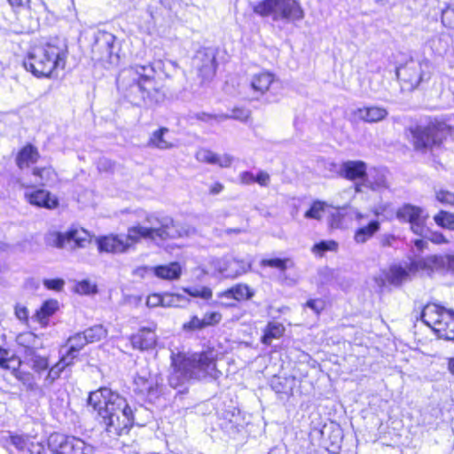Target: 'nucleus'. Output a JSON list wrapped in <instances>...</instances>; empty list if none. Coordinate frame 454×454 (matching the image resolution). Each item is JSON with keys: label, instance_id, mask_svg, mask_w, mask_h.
Returning <instances> with one entry per match:
<instances>
[{"label": "nucleus", "instance_id": "ddd939ff", "mask_svg": "<svg viewBox=\"0 0 454 454\" xmlns=\"http://www.w3.org/2000/svg\"><path fill=\"white\" fill-rule=\"evenodd\" d=\"M115 39L112 33L98 31L91 48L92 59L99 62L115 64L119 59L115 51Z\"/></svg>", "mask_w": 454, "mask_h": 454}, {"label": "nucleus", "instance_id": "6ab92c4d", "mask_svg": "<svg viewBox=\"0 0 454 454\" xmlns=\"http://www.w3.org/2000/svg\"><path fill=\"white\" fill-rule=\"evenodd\" d=\"M354 114L361 121L374 123L385 120L388 111L383 106H370L357 108Z\"/></svg>", "mask_w": 454, "mask_h": 454}, {"label": "nucleus", "instance_id": "b1692460", "mask_svg": "<svg viewBox=\"0 0 454 454\" xmlns=\"http://www.w3.org/2000/svg\"><path fill=\"white\" fill-rule=\"evenodd\" d=\"M227 268H221V275L227 278H234L241 274L246 273L251 267V262L245 260H238L236 258L227 259Z\"/></svg>", "mask_w": 454, "mask_h": 454}, {"label": "nucleus", "instance_id": "a18cd8bd", "mask_svg": "<svg viewBox=\"0 0 454 454\" xmlns=\"http://www.w3.org/2000/svg\"><path fill=\"white\" fill-rule=\"evenodd\" d=\"M422 238L427 239V240L431 241L434 244L436 245H442V244H448L449 240L445 238V236L438 231H431L428 229V232L426 235H419Z\"/></svg>", "mask_w": 454, "mask_h": 454}, {"label": "nucleus", "instance_id": "338daca9", "mask_svg": "<svg viewBox=\"0 0 454 454\" xmlns=\"http://www.w3.org/2000/svg\"><path fill=\"white\" fill-rule=\"evenodd\" d=\"M218 114H207V113H198V114H196L194 115V117L197 120L204 121V122H211L212 121H216L215 117Z\"/></svg>", "mask_w": 454, "mask_h": 454}, {"label": "nucleus", "instance_id": "13d9d810", "mask_svg": "<svg viewBox=\"0 0 454 454\" xmlns=\"http://www.w3.org/2000/svg\"><path fill=\"white\" fill-rule=\"evenodd\" d=\"M146 305L150 308L162 306V294H153L146 299Z\"/></svg>", "mask_w": 454, "mask_h": 454}, {"label": "nucleus", "instance_id": "c03bdc74", "mask_svg": "<svg viewBox=\"0 0 454 454\" xmlns=\"http://www.w3.org/2000/svg\"><path fill=\"white\" fill-rule=\"evenodd\" d=\"M338 244L335 241H321L317 244H315L312 251L314 253H318L322 254L325 251H334L337 249Z\"/></svg>", "mask_w": 454, "mask_h": 454}, {"label": "nucleus", "instance_id": "5fc2aeb1", "mask_svg": "<svg viewBox=\"0 0 454 454\" xmlns=\"http://www.w3.org/2000/svg\"><path fill=\"white\" fill-rule=\"evenodd\" d=\"M77 353L73 352L70 348H67L66 354L62 356L61 359L59 361V364L61 368L65 369L66 367L71 365L73 364L74 359L76 357Z\"/></svg>", "mask_w": 454, "mask_h": 454}, {"label": "nucleus", "instance_id": "f3484780", "mask_svg": "<svg viewBox=\"0 0 454 454\" xmlns=\"http://www.w3.org/2000/svg\"><path fill=\"white\" fill-rule=\"evenodd\" d=\"M135 391L140 395L153 397L158 393L159 381L155 375L138 373L134 379Z\"/></svg>", "mask_w": 454, "mask_h": 454}, {"label": "nucleus", "instance_id": "c9c22d12", "mask_svg": "<svg viewBox=\"0 0 454 454\" xmlns=\"http://www.w3.org/2000/svg\"><path fill=\"white\" fill-rule=\"evenodd\" d=\"M283 332L284 327L281 324L270 323L262 337V342L270 344L272 339L280 337Z\"/></svg>", "mask_w": 454, "mask_h": 454}, {"label": "nucleus", "instance_id": "a211bd4d", "mask_svg": "<svg viewBox=\"0 0 454 454\" xmlns=\"http://www.w3.org/2000/svg\"><path fill=\"white\" fill-rule=\"evenodd\" d=\"M274 74L270 72H261L254 74L249 82V88L252 90L254 98L258 99L264 95L274 82Z\"/></svg>", "mask_w": 454, "mask_h": 454}, {"label": "nucleus", "instance_id": "aec40b11", "mask_svg": "<svg viewBox=\"0 0 454 454\" xmlns=\"http://www.w3.org/2000/svg\"><path fill=\"white\" fill-rule=\"evenodd\" d=\"M134 348L140 350L152 348L156 343V335L153 329L141 328L130 338Z\"/></svg>", "mask_w": 454, "mask_h": 454}, {"label": "nucleus", "instance_id": "39448f33", "mask_svg": "<svg viewBox=\"0 0 454 454\" xmlns=\"http://www.w3.org/2000/svg\"><path fill=\"white\" fill-rule=\"evenodd\" d=\"M253 10L262 17L271 16L275 21H295L304 18L303 10L295 0H263Z\"/></svg>", "mask_w": 454, "mask_h": 454}, {"label": "nucleus", "instance_id": "864d4df0", "mask_svg": "<svg viewBox=\"0 0 454 454\" xmlns=\"http://www.w3.org/2000/svg\"><path fill=\"white\" fill-rule=\"evenodd\" d=\"M96 286L88 280L79 282L75 286V291L81 294H89L95 291Z\"/></svg>", "mask_w": 454, "mask_h": 454}, {"label": "nucleus", "instance_id": "72a5a7b5", "mask_svg": "<svg viewBox=\"0 0 454 454\" xmlns=\"http://www.w3.org/2000/svg\"><path fill=\"white\" fill-rule=\"evenodd\" d=\"M435 223L449 231H454V213L441 210L434 216Z\"/></svg>", "mask_w": 454, "mask_h": 454}, {"label": "nucleus", "instance_id": "de8ad7c7", "mask_svg": "<svg viewBox=\"0 0 454 454\" xmlns=\"http://www.w3.org/2000/svg\"><path fill=\"white\" fill-rule=\"evenodd\" d=\"M366 182L368 186L374 191L387 187V179L382 174H377L374 180L367 179Z\"/></svg>", "mask_w": 454, "mask_h": 454}, {"label": "nucleus", "instance_id": "1a4fd4ad", "mask_svg": "<svg viewBox=\"0 0 454 454\" xmlns=\"http://www.w3.org/2000/svg\"><path fill=\"white\" fill-rule=\"evenodd\" d=\"M44 242L48 247L74 250L85 247L90 242V239L83 229H72L65 233L49 231L44 236Z\"/></svg>", "mask_w": 454, "mask_h": 454}, {"label": "nucleus", "instance_id": "393cba45", "mask_svg": "<svg viewBox=\"0 0 454 454\" xmlns=\"http://www.w3.org/2000/svg\"><path fill=\"white\" fill-rule=\"evenodd\" d=\"M410 273V268L406 270L400 265H393L384 273V276L389 284L399 286L409 280ZM411 273L415 272L411 271Z\"/></svg>", "mask_w": 454, "mask_h": 454}, {"label": "nucleus", "instance_id": "603ef678", "mask_svg": "<svg viewBox=\"0 0 454 454\" xmlns=\"http://www.w3.org/2000/svg\"><path fill=\"white\" fill-rule=\"evenodd\" d=\"M180 301V295L172 294H162V307H176Z\"/></svg>", "mask_w": 454, "mask_h": 454}, {"label": "nucleus", "instance_id": "052dcab7", "mask_svg": "<svg viewBox=\"0 0 454 454\" xmlns=\"http://www.w3.org/2000/svg\"><path fill=\"white\" fill-rule=\"evenodd\" d=\"M239 181L242 184L249 185L255 183L254 175L250 171H243L239 175Z\"/></svg>", "mask_w": 454, "mask_h": 454}, {"label": "nucleus", "instance_id": "09e8293b", "mask_svg": "<svg viewBox=\"0 0 454 454\" xmlns=\"http://www.w3.org/2000/svg\"><path fill=\"white\" fill-rule=\"evenodd\" d=\"M184 291L192 297H200L203 299H210L212 297V291L208 287L184 289Z\"/></svg>", "mask_w": 454, "mask_h": 454}, {"label": "nucleus", "instance_id": "49530a36", "mask_svg": "<svg viewBox=\"0 0 454 454\" xmlns=\"http://www.w3.org/2000/svg\"><path fill=\"white\" fill-rule=\"evenodd\" d=\"M436 200L444 205H453L454 204V193L446 191V190H439L435 192Z\"/></svg>", "mask_w": 454, "mask_h": 454}, {"label": "nucleus", "instance_id": "dca6fc26", "mask_svg": "<svg viewBox=\"0 0 454 454\" xmlns=\"http://www.w3.org/2000/svg\"><path fill=\"white\" fill-rule=\"evenodd\" d=\"M27 201L35 207L53 209L58 207V199L44 189H27L24 193Z\"/></svg>", "mask_w": 454, "mask_h": 454}, {"label": "nucleus", "instance_id": "c756f323", "mask_svg": "<svg viewBox=\"0 0 454 454\" xmlns=\"http://www.w3.org/2000/svg\"><path fill=\"white\" fill-rule=\"evenodd\" d=\"M59 309V303L56 300H49L43 303L36 311L34 317L42 325H46L48 318L52 316Z\"/></svg>", "mask_w": 454, "mask_h": 454}, {"label": "nucleus", "instance_id": "f8f14e48", "mask_svg": "<svg viewBox=\"0 0 454 454\" xmlns=\"http://www.w3.org/2000/svg\"><path fill=\"white\" fill-rule=\"evenodd\" d=\"M411 271L424 270L427 274L440 272L454 274V254H431L413 260L410 263Z\"/></svg>", "mask_w": 454, "mask_h": 454}, {"label": "nucleus", "instance_id": "4be33fe9", "mask_svg": "<svg viewBox=\"0 0 454 454\" xmlns=\"http://www.w3.org/2000/svg\"><path fill=\"white\" fill-rule=\"evenodd\" d=\"M195 158L200 162L218 165L222 168H228L232 162V158L230 155H218L214 152L205 148L198 150L195 154Z\"/></svg>", "mask_w": 454, "mask_h": 454}, {"label": "nucleus", "instance_id": "774afa93", "mask_svg": "<svg viewBox=\"0 0 454 454\" xmlns=\"http://www.w3.org/2000/svg\"><path fill=\"white\" fill-rule=\"evenodd\" d=\"M414 247L419 251L422 252L425 249L428 248V240L425 238L416 239L413 241Z\"/></svg>", "mask_w": 454, "mask_h": 454}, {"label": "nucleus", "instance_id": "79ce46f5", "mask_svg": "<svg viewBox=\"0 0 454 454\" xmlns=\"http://www.w3.org/2000/svg\"><path fill=\"white\" fill-rule=\"evenodd\" d=\"M11 442L12 445L16 447V449L21 452H27V447L31 442V440L28 436L24 435H12Z\"/></svg>", "mask_w": 454, "mask_h": 454}, {"label": "nucleus", "instance_id": "0e129e2a", "mask_svg": "<svg viewBox=\"0 0 454 454\" xmlns=\"http://www.w3.org/2000/svg\"><path fill=\"white\" fill-rule=\"evenodd\" d=\"M342 217L343 215L339 211L333 213L329 220L330 226L332 228H340L341 226Z\"/></svg>", "mask_w": 454, "mask_h": 454}, {"label": "nucleus", "instance_id": "412c9836", "mask_svg": "<svg viewBox=\"0 0 454 454\" xmlns=\"http://www.w3.org/2000/svg\"><path fill=\"white\" fill-rule=\"evenodd\" d=\"M340 174L348 180L364 178L366 175V164L361 160L345 161L340 165Z\"/></svg>", "mask_w": 454, "mask_h": 454}, {"label": "nucleus", "instance_id": "ea45409f", "mask_svg": "<svg viewBox=\"0 0 454 454\" xmlns=\"http://www.w3.org/2000/svg\"><path fill=\"white\" fill-rule=\"evenodd\" d=\"M262 265L271 268H277L282 271L286 270L288 267L293 266V262L290 259H264L262 261Z\"/></svg>", "mask_w": 454, "mask_h": 454}, {"label": "nucleus", "instance_id": "4468645a", "mask_svg": "<svg viewBox=\"0 0 454 454\" xmlns=\"http://www.w3.org/2000/svg\"><path fill=\"white\" fill-rule=\"evenodd\" d=\"M396 217L400 221L408 222L411 224V230L417 235H426L428 232V228L426 226L428 215L419 207L405 204L397 210Z\"/></svg>", "mask_w": 454, "mask_h": 454}, {"label": "nucleus", "instance_id": "8fccbe9b", "mask_svg": "<svg viewBox=\"0 0 454 454\" xmlns=\"http://www.w3.org/2000/svg\"><path fill=\"white\" fill-rule=\"evenodd\" d=\"M442 22L444 26L454 28V4L442 12Z\"/></svg>", "mask_w": 454, "mask_h": 454}, {"label": "nucleus", "instance_id": "6e6d98bb", "mask_svg": "<svg viewBox=\"0 0 454 454\" xmlns=\"http://www.w3.org/2000/svg\"><path fill=\"white\" fill-rule=\"evenodd\" d=\"M306 306L319 314L325 309V302L320 299H312L307 301Z\"/></svg>", "mask_w": 454, "mask_h": 454}, {"label": "nucleus", "instance_id": "423d86ee", "mask_svg": "<svg viewBox=\"0 0 454 454\" xmlns=\"http://www.w3.org/2000/svg\"><path fill=\"white\" fill-rule=\"evenodd\" d=\"M422 321L437 334L438 338L454 340V311L436 304H427L421 313Z\"/></svg>", "mask_w": 454, "mask_h": 454}, {"label": "nucleus", "instance_id": "bb28decb", "mask_svg": "<svg viewBox=\"0 0 454 454\" xmlns=\"http://www.w3.org/2000/svg\"><path fill=\"white\" fill-rule=\"evenodd\" d=\"M16 341L25 348L26 356L33 355L35 349L41 347L39 338L31 332L20 333L16 338Z\"/></svg>", "mask_w": 454, "mask_h": 454}, {"label": "nucleus", "instance_id": "4c0bfd02", "mask_svg": "<svg viewBox=\"0 0 454 454\" xmlns=\"http://www.w3.org/2000/svg\"><path fill=\"white\" fill-rule=\"evenodd\" d=\"M33 175L38 177V184L45 185L48 182L51 181L55 176V172L51 168H35L33 170Z\"/></svg>", "mask_w": 454, "mask_h": 454}, {"label": "nucleus", "instance_id": "bf43d9fd", "mask_svg": "<svg viewBox=\"0 0 454 454\" xmlns=\"http://www.w3.org/2000/svg\"><path fill=\"white\" fill-rule=\"evenodd\" d=\"M27 453L28 454H45V449L44 446L38 442H33L29 443V446L27 447Z\"/></svg>", "mask_w": 454, "mask_h": 454}, {"label": "nucleus", "instance_id": "4d7b16f0", "mask_svg": "<svg viewBox=\"0 0 454 454\" xmlns=\"http://www.w3.org/2000/svg\"><path fill=\"white\" fill-rule=\"evenodd\" d=\"M64 280L57 278V279H44L43 285L46 288L59 291L64 286Z\"/></svg>", "mask_w": 454, "mask_h": 454}, {"label": "nucleus", "instance_id": "7c9ffc66", "mask_svg": "<svg viewBox=\"0 0 454 454\" xmlns=\"http://www.w3.org/2000/svg\"><path fill=\"white\" fill-rule=\"evenodd\" d=\"M380 230V222L373 220L366 226L359 228L355 233V240L356 243H365Z\"/></svg>", "mask_w": 454, "mask_h": 454}, {"label": "nucleus", "instance_id": "f03ea898", "mask_svg": "<svg viewBox=\"0 0 454 454\" xmlns=\"http://www.w3.org/2000/svg\"><path fill=\"white\" fill-rule=\"evenodd\" d=\"M150 64L135 65L120 71L117 79L119 93L134 106H153L163 100L164 94L155 79Z\"/></svg>", "mask_w": 454, "mask_h": 454}, {"label": "nucleus", "instance_id": "58836bf2", "mask_svg": "<svg viewBox=\"0 0 454 454\" xmlns=\"http://www.w3.org/2000/svg\"><path fill=\"white\" fill-rule=\"evenodd\" d=\"M88 343V340L82 333H76L75 335L70 337L67 340L68 348L77 354Z\"/></svg>", "mask_w": 454, "mask_h": 454}, {"label": "nucleus", "instance_id": "a19ab883", "mask_svg": "<svg viewBox=\"0 0 454 454\" xmlns=\"http://www.w3.org/2000/svg\"><path fill=\"white\" fill-rule=\"evenodd\" d=\"M26 358L30 359L32 363V368L35 372H40L42 371L46 370L49 366L48 360L45 357L35 355V351L34 352L33 355H27Z\"/></svg>", "mask_w": 454, "mask_h": 454}, {"label": "nucleus", "instance_id": "5701e85b", "mask_svg": "<svg viewBox=\"0 0 454 454\" xmlns=\"http://www.w3.org/2000/svg\"><path fill=\"white\" fill-rule=\"evenodd\" d=\"M145 270L153 272L154 276L164 280H176L178 279L182 274L181 265L176 262H170L165 265H159Z\"/></svg>", "mask_w": 454, "mask_h": 454}, {"label": "nucleus", "instance_id": "e2e57ef3", "mask_svg": "<svg viewBox=\"0 0 454 454\" xmlns=\"http://www.w3.org/2000/svg\"><path fill=\"white\" fill-rule=\"evenodd\" d=\"M15 315L21 321H27L28 319V310L24 305L17 304L15 306Z\"/></svg>", "mask_w": 454, "mask_h": 454}, {"label": "nucleus", "instance_id": "7ed1b4c3", "mask_svg": "<svg viewBox=\"0 0 454 454\" xmlns=\"http://www.w3.org/2000/svg\"><path fill=\"white\" fill-rule=\"evenodd\" d=\"M88 403L98 411L100 422L111 436L127 434L134 422L133 410L125 398L110 388L91 392Z\"/></svg>", "mask_w": 454, "mask_h": 454}, {"label": "nucleus", "instance_id": "69168bd1", "mask_svg": "<svg viewBox=\"0 0 454 454\" xmlns=\"http://www.w3.org/2000/svg\"><path fill=\"white\" fill-rule=\"evenodd\" d=\"M64 369L61 368V366L59 364H56L50 369L48 372V378H50L51 381L55 380L59 377V374Z\"/></svg>", "mask_w": 454, "mask_h": 454}, {"label": "nucleus", "instance_id": "37998d69", "mask_svg": "<svg viewBox=\"0 0 454 454\" xmlns=\"http://www.w3.org/2000/svg\"><path fill=\"white\" fill-rule=\"evenodd\" d=\"M183 330L185 332H193L205 328L202 318H199L197 316L192 317L190 321L184 323Z\"/></svg>", "mask_w": 454, "mask_h": 454}, {"label": "nucleus", "instance_id": "0eeeda50", "mask_svg": "<svg viewBox=\"0 0 454 454\" xmlns=\"http://www.w3.org/2000/svg\"><path fill=\"white\" fill-rule=\"evenodd\" d=\"M217 353L208 348L200 353H194L184 361L183 370L186 377L201 380L209 376L216 379L221 372L216 369Z\"/></svg>", "mask_w": 454, "mask_h": 454}, {"label": "nucleus", "instance_id": "c85d7f7f", "mask_svg": "<svg viewBox=\"0 0 454 454\" xmlns=\"http://www.w3.org/2000/svg\"><path fill=\"white\" fill-rule=\"evenodd\" d=\"M168 133L167 128H160L153 132L148 141V146L155 147L160 150H167L173 148L175 145L168 141L166 135Z\"/></svg>", "mask_w": 454, "mask_h": 454}, {"label": "nucleus", "instance_id": "20e7f679", "mask_svg": "<svg viewBox=\"0 0 454 454\" xmlns=\"http://www.w3.org/2000/svg\"><path fill=\"white\" fill-rule=\"evenodd\" d=\"M67 45L58 38L44 44L34 46L24 60L26 70L36 77H51L66 67Z\"/></svg>", "mask_w": 454, "mask_h": 454}, {"label": "nucleus", "instance_id": "473e14b6", "mask_svg": "<svg viewBox=\"0 0 454 454\" xmlns=\"http://www.w3.org/2000/svg\"><path fill=\"white\" fill-rule=\"evenodd\" d=\"M20 365L19 358L12 355L8 350L0 348V367L7 370H17Z\"/></svg>", "mask_w": 454, "mask_h": 454}, {"label": "nucleus", "instance_id": "3c124183", "mask_svg": "<svg viewBox=\"0 0 454 454\" xmlns=\"http://www.w3.org/2000/svg\"><path fill=\"white\" fill-rule=\"evenodd\" d=\"M202 320L205 327L215 325L222 320V315L216 311L207 312Z\"/></svg>", "mask_w": 454, "mask_h": 454}, {"label": "nucleus", "instance_id": "9b49d317", "mask_svg": "<svg viewBox=\"0 0 454 454\" xmlns=\"http://www.w3.org/2000/svg\"><path fill=\"white\" fill-rule=\"evenodd\" d=\"M448 133L446 123L431 121L427 126H419L413 131L414 146L417 150H427L440 145Z\"/></svg>", "mask_w": 454, "mask_h": 454}, {"label": "nucleus", "instance_id": "9d476101", "mask_svg": "<svg viewBox=\"0 0 454 454\" xmlns=\"http://www.w3.org/2000/svg\"><path fill=\"white\" fill-rule=\"evenodd\" d=\"M49 449L58 454H92L94 448L82 439L60 433H53L48 438Z\"/></svg>", "mask_w": 454, "mask_h": 454}, {"label": "nucleus", "instance_id": "2eb2a0df", "mask_svg": "<svg viewBox=\"0 0 454 454\" xmlns=\"http://www.w3.org/2000/svg\"><path fill=\"white\" fill-rule=\"evenodd\" d=\"M193 66L203 80L211 79L216 69L214 52L212 51H199L193 59Z\"/></svg>", "mask_w": 454, "mask_h": 454}, {"label": "nucleus", "instance_id": "6e6552de", "mask_svg": "<svg viewBox=\"0 0 454 454\" xmlns=\"http://www.w3.org/2000/svg\"><path fill=\"white\" fill-rule=\"evenodd\" d=\"M433 68L429 62L411 60L396 70V76L400 81L401 89L404 91L413 90L427 84L432 78Z\"/></svg>", "mask_w": 454, "mask_h": 454}, {"label": "nucleus", "instance_id": "e433bc0d", "mask_svg": "<svg viewBox=\"0 0 454 454\" xmlns=\"http://www.w3.org/2000/svg\"><path fill=\"white\" fill-rule=\"evenodd\" d=\"M326 207L327 205L325 202L316 200L312 203L310 208L305 213L304 216L309 219L320 220Z\"/></svg>", "mask_w": 454, "mask_h": 454}, {"label": "nucleus", "instance_id": "2f4dec72", "mask_svg": "<svg viewBox=\"0 0 454 454\" xmlns=\"http://www.w3.org/2000/svg\"><path fill=\"white\" fill-rule=\"evenodd\" d=\"M250 116L251 111L249 109L245 107H234L231 110V114H220L215 117V119L217 122H222L228 119H234L242 122H246L250 118Z\"/></svg>", "mask_w": 454, "mask_h": 454}, {"label": "nucleus", "instance_id": "680f3d73", "mask_svg": "<svg viewBox=\"0 0 454 454\" xmlns=\"http://www.w3.org/2000/svg\"><path fill=\"white\" fill-rule=\"evenodd\" d=\"M255 177V183L259 184L261 186L266 187L270 184V175L265 171H260Z\"/></svg>", "mask_w": 454, "mask_h": 454}, {"label": "nucleus", "instance_id": "f257e3e1", "mask_svg": "<svg viewBox=\"0 0 454 454\" xmlns=\"http://www.w3.org/2000/svg\"><path fill=\"white\" fill-rule=\"evenodd\" d=\"M148 226L136 225L128 229L127 235H110L98 239L100 252L124 253L141 239L152 241H165L195 234L194 227L188 223L175 222L172 217L159 213L147 214Z\"/></svg>", "mask_w": 454, "mask_h": 454}, {"label": "nucleus", "instance_id": "a878e982", "mask_svg": "<svg viewBox=\"0 0 454 454\" xmlns=\"http://www.w3.org/2000/svg\"><path fill=\"white\" fill-rule=\"evenodd\" d=\"M38 158L37 149L31 145H27L19 152L16 157V163L20 169H23L35 163Z\"/></svg>", "mask_w": 454, "mask_h": 454}, {"label": "nucleus", "instance_id": "f704fd0d", "mask_svg": "<svg viewBox=\"0 0 454 454\" xmlns=\"http://www.w3.org/2000/svg\"><path fill=\"white\" fill-rule=\"evenodd\" d=\"M82 333L88 340L89 343H92L104 339L107 334V331L103 327V325H97L86 329Z\"/></svg>", "mask_w": 454, "mask_h": 454}, {"label": "nucleus", "instance_id": "cd10ccee", "mask_svg": "<svg viewBox=\"0 0 454 454\" xmlns=\"http://www.w3.org/2000/svg\"><path fill=\"white\" fill-rule=\"evenodd\" d=\"M254 295V290H252L246 284H237L232 287L227 289L222 294V296L227 298H233L236 301L249 300Z\"/></svg>", "mask_w": 454, "mask_h": 454}]
</instances>
